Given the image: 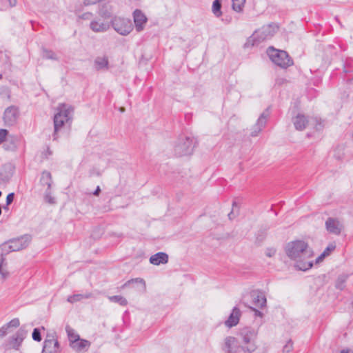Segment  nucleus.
<instances>
[{
	"instance_id": "47",
	"label": "nucleus",
	"mask_w": 353,
	"mask_h": 353,
	"mask_svg": "<svg viewBox=\"0 0 353 353\" xmlns=\"http://www.w3.org/2000/svg\"><path fill=\"white\" fill-rule=\"evenodd\" d=\"M101 192V188L99 186H97L94 192H93V194L95 196H99Z\"/></svg>"
},
{
	"instance_id": "10",
	"label": "nucleus",
	"mask_w": 353,
	"mask_h": 353,
	"mask_svg": "<svg viewBox=\"0 0 353 353\" xmlns=\"http://www.w3.org/2000/svg\"><path fill=\"white\" fill-rule=\"evenodd\" d=\"M241 349L237 339L233 336H228L225 339L223 351L225 353H238Z\"/></svg>"
},
{
	"instance_id": "23",
	"label": "nucleus",
	"mask_w": 353,
	"mask_h": 353,
	"mask_svg": "<svg viewBox=\"0 0 353 353\" xmlns=\"http://www.w3.org/2000/svg\"><path fill=\"white\" fill-rule=\"evenodd\" d=\"M108 59L107 57H97L94 62V68L97 70L108 69Z\"/></svg>"
},
{
	"instance_id": "12",
	"label": "nucleus",
	"mask_w": 353,
	"mask_h": 353,
	"mask_svg": "<svg viewBox=\"0 0 353 353\" xmlns=\"http://www.w3.org/2000/svg\"><path fill=\"white\" fill-rule=\"evenodd\" d=\"M325 228L329 233L339 235L343 230V225L338 219L329 217L325 221Z\"/></svg>"
},
{
	"instance_id": "33",
	"label": "nucleus",
	"mask_w": 353,
	"mask_h": 353,
	"mask_svg": "<svg viewBox=\"0 0 353 353\" xmlns=\"http://www.w3.org/2000/svg\"><path fill=\"white\" fill-rule=\"evenodd\" d=\"M65 330L67 332L70 343H73L74 341H77V339H79V334H76L74 330L72 329L70 326H66Z\"/></svg>"
},
{
	"instance_id": "21",
	"label": "nucleus",
	"mask_w": 353,
	"mask_h": 353,
	"mask_svg": "<svg viewBox=\"0 0 353 353\" xmlns=\"http://www.w3.org/2000/svg\"><path fill=\"white\" fill-rule=\"evenodd\" d=\"M90 28L96 32H105L110 28L108 23L101 22L100 21H92L90 24Z\"/></svg>"
},
{
	"instance_id": "3",
	"label": "nucleus",
	"mask_w": 353,
	"mask_h": 353,
	"mask_svg": "<svg viewBox=\"0 0 353 353\" xmlns=\"http://www.w3.org/2000/svg\"><path fill=\"white\" fill-rule=\"evenodd\" d=\"M278 28L279 27L275 23L263 26L253 33L245 45L250 43L252 46L258 45L261 42L271 39L277 32Z\"/></svg>"
},
{
	"instance_id": "40",
	"label": "nucleus",
	"mask_w": 353,
	"mask_h": 353,
	"mask_svg": "<svg viewBox=\"0 0 353 353\" xmlns=\"http://www.w3.org/2000/svg\"><path fill=\"white\" fill-rule=\"evenodd\" d=\"M9 138V141L11 143V146H6V149H10V150H14L16 148L17 145H16V139H14V137H8Z\"/></svg>"
},
{
	"instance_id": "5",
	"label": "nucleus",
	"mask_w": 353,
	"mask_h": 353,
	"mask_svg": "<svg viewBox=\"0 0 353 353\" xmlns=\"http://www.w3.org/2000/svg\"><path fill=\"white\" fill-rule=\"evenodd\" d=\"M196 141L194 137L181 135L174 145V153L178 157L192 154Z\"/></svg>"
},
{
	"instance_id": "48",
	"label": "nucleus",
	"mask_w": 353,
	"mask_h": 353,
	"mask_svg": "<svg viewBox=\"0 0 353 353\" xmlns=\"http://www.w3.org/2000/svg\"><path fill=\"white\" fill-rule=\"evenodd\" d=\"M236 215L234 214L233 210L228 214V218L230 220H232L235 218Z\"/></svg>"
},
{
	"instance_id": "43",
	"label": "nucleus",
	"mask_w": 353,
	"mask_h": 353,
	"mask_svg": "<svg viewBox=\"0 0 353 353\" xmlns=\"http://www.w3.org/2000/svg\"><path fill=\"white\" fill-rule=\"evenodd\" d=\"M335 249V245H329L325 250L323 251V252L327 255H330V252L333 251Z\"/></svg>"
},
{
	"instance_id": "34",
	"label": "nucleus",
	"mask_w": 353,
	"mask_h": 353,
	"mask_svg": "<svg viewBox=\"0 0 353 353\" xmlns=\"http://www.w3.org/2000/svg\"><path fill=\"white\" fill-rule=\"evenodd\" d=\"M45 201L50 204H53L55 203L54 198H53L51 195V190L50 189L46 190L45 196H44Z\"/></svg>"
},
{
	"instance_id": "55",
	"label": "nucleus",
	"mask_w": 353,
	"mask_h": 353,
	"mask_svg": "<svg viewBox=\"0 0 353 353\" xmlns=\"http://www.w3.org/2000/svg\"><path fill=\"white\" fill-rule=\"evenodd\" d=\"M1 194H2V192L0 191V196H1Z\"/></svg>"
},
{
	"instance_id": "7",
	"label": "nucleus",
	"mask_w": 353,
	"mask_h": 353,
	"mask_svg": "<svg viewBox=\"0 0 353 353\" xmlns=\"http://www.w3.org/2000/svg\"><path fill=\"white\" fill-rule=\"evenodd\" d=\"M111 25L114 30L121 35L126 36L133 30V25L129 19L114 17L111 20Z\"/></svg>"
},
{
	"instance_id": "39",
	"label": "nucleus",
	"mask_w": 353,
	"mask_h": 353,
	"mask_svg": "<svg viewBox=\"0 0 353 353\" xmlns=\"http://www.w3.org/2000/svg\"><path fill=\"white\" fill-rule=\"evenodd\" d=\"M6 325L8 327V328L10 327H17L20 325L19 320L18 319H13L9 323H8Z\"/></svg>"
},
{
	"instance_id": "52",
	"label": "nucleus",
	"mask_w": 353,
	"mask_h": 353,
	"mask_svg": "<svg viewBox=\"0 0 353 353\" xmlns=\"http://www.w3.org/2000/svg\"><path fill=\"white\" fill-rule=\"evenodd\" d=\"M119 110L122 112L125 111V108H121Z\"/></svg>"
},
{
	"instance_id": "11",
	"label": "nucleus",
	"mask_w": 353,
	"mask_h": 353,
	"mask_svg": "<svg viewBox=\"0 0 353 353\" xmlns=\"http://www.w3.org/2000/svg\"><path fill=\"white\" fill-rule=\"evenodd\" d=\"M30 241V236L25 235L20 238L12 239L9 242L12 251L17 252L27 248Z\"/></svg>"
},
{
	"instance_id": "18",
	"label": "nucleus",
	"mask_w": 353,
	"mask_h": 353,
	"mask_svg": "<svg viewBox=\"0 0 353 353\" xmlns=\"http://www.w3.org/2000/svg\"><path fill=\"white\" fill-rule=\"evenodd\" d=\"M253 304L259 308H263L266 305V298L264 294L260 291H252L251 292Z\"/></svg>"
},
{
	"instance_id": "37",
	"label": "nucleus",
	"mask_w": 353,
	"mask_h": 353,
	"mask_svg": "<svg viewBox=\"0 0 353 353\" xmlns=\"http://www.w3.org/2000/svg\"><path fill=\"white\" fill-rule=\"evenodd\" d=\"M345 279L343 276H340L337 279L336 282V288L339 290H343L345 288Z\"/></svg>"
},
{
	"instance_id": "29",
	"label": "nucleus",
	"mask_w": 353,
	"mask_h": 353,
	"mask_svg": "<svg viewBox=\"0 0 353 353\" xmlns=\"http://www.w3.org/2000/svg\"><path fill=\"white\" fill-rule=\"evenodd\" d=\"M133 283H140L141 285V288L140 289V291L145 292V281L143 279L141 278H136L131 280H129L124 284V287L130 285Z\"/></svg>"
},
{
	"instance_id": "27",
	"label": "nucleus",
	"mask_w": 353,
	"mask_h": 353,
	"mask_svg": "<svg viewBox=\"0 0 353 353\" xmlns=\"http://www.w3.org/2000/svg\"><path fill=\"white\" fill-rule=\"evenodd\" d=\"M42 57L44 59H51L57 61L59 60V57H57V54L52 51V50L43 48L42 50Z\"/></svg>"
},
{
	"instance_id": "14",
	"label": "nucleus",
	"mask_w": 353,
	"mask_h": 353,
	"mask_svg": "<svg viewBox=\"0 0 353 353\" xmlns=\"http://www.w3.org/2000/svg\"><path fill=\"white\" fill-rule=\"evenodd\" d=\"M14 167L10 163L4 164L0 172V182L7 183L13 176Z\"/></svg>"
},
{
	"instance_id": "38",
	"label": "nucleus",
	"mask_w": 353,
	"mask_h": 353,
	"mask_svg": "<svg viewBox=\"0 0 353 353\" xmlns=\"http://www.w3.org/2000/svg\"><path fill=\"white\" fill-rule=\"evenodd\" d=\"M32 339L33 340L36 341H41V332L39 328H34L32 332Z\"/></svg>"
},
{
	"instance_id": "8",
	"label": "nucleus",
	"mask_w": 353,
	"mask_h": 353,
	"mask_svg": "<svg viewBox=\"0 0 353 353\" xmlns=\"http://www.w3.org/2000/svg\"><path fill=\"white\" fill-rule=\"evenodd\" d=\"M19 115V111L17 107L11 105L7 108L3 114V121L6 125L12 126L17 123Z\"/></svg>"
},
{
	"instance_id": "1",
	"label": "nucleus",
	"mask_w": 353,
	"mask_h": 353,
	"mask_svg": "<svg viewBox=\"0 0 353 353\" xmlns=\"http://www.w3.org/2000/svg\"><path fill=\"white\" fill-rule=\"evenodd\" d=\"M287 256L295 261V266L300 270L305 271L311 268L314 252L304 241L297 240L288 243L285 246Z\"/></svg>"
},
{
	"instance_id": "22",
	"label": "nucleus",
	"mask_w": 353,
	"mask_h": 353,
	"mask_svg": "<svg viewBox=\"0 0 353 353\" xmlns=\"http://www.w3.org/2000/svg\"><path fill=\"white\" fill-rule=\"evenodd\" d=\"M90 345V343L85 339H81L79 337L77 341H74L73 343H70L71 347L77 352H81L85 348H88Z\"/></svg>"
},
{
	"instance_id": "17",
	"label": "nucleus",
	"mask_w": 353,
	"mask_h": 353,
	"mask_svg": "<svg viewBox=\"0 0 353 353\" xmlns=\"http://www.w3.org/2000/svg\"><path fill=\"white\" fill-rule=\"evenodd\" d=\"M241 315V312L240 309L237 307H234L229 317L225 321V326L228 327H232L236 325L239 322Z\"/></svg>"
},
{
	"instance_id": "31",
	"label": "nucleus",
	"mask_w": 353,
	"mask_h": 353,
	"mask_svg": "<svg viewBox=\"0 0 353 353\" xmlns=\"http://www.w3.org/2000/svg\"><path fill=\"white\" fill-rule=\"evenodd\" d=\"M11 252L13 251L11 249V246L9 241L3 243L0 245V257H3L4 255H6Z\"/></svg>"
},
{
	"instance_id": "16",
	"label": "nucleus",
	"mask_w": 353,
	"mask_h": 353,
	"mask_svg": "<svg viewBox=\"0 0 353 353\" xmlns=\"http://www.w3.org/2000/svg\"><path fill=\"white\" fill-rule=\"evenodd\" d=\"M48 337H49L48 336ZM59 350V342L52 336L51 338H47L43 343L42 353H55Z\"/></svg>"
},
{
	"instance_id": "25",
	"label": "nucleus",
	"mask_w": 353,
	"mask_h": 353,
	"mask_svg": "<svg viewBox=\"0 0 353 353\" xmlns=\"http://www.w3.org/2000/svg\"><path fill=\"white\" fill-rule=\"evenodd\" d=\"M40 183L42 185H47V188H48V190L51 189L52 179L50 172L48 171H43L41 174Z\"/></svg>"
},
{
	"instance_id": "45",
	"label": "nucleus",
	"mask_w": 353,
	"mask_h": 353,
	"mask_svg": "<svg viewBox=\"0 0 353 353\" xmlns=\"http://www.w3.org/2000/svg\"><path fill=\"white\" fill-rule=\"evenodd\" d=\"M325 256H327V255H326L324 252H323V253H322L319 256H318V257L316 259V263H319V262L322 261H323V259Z\"/></svg>"
},
{
	"instance_id": "53",
	"label": "nucleus",
	"mask_w": 353,
	"mask_h": 353,
	"mask_svg": "<svg viewBox=\"0 0 353 353\" xmlns=\"http://www.w3.org/2000/svg\"><path fill=\"white\" fill-rule=\"evenodd\" d=\"M47 152H48V154H50V155L52 154V152L49 150V148L48 149Z\"/></svg>"
},
{
	"instance_id": "15",
	"label": "nucleus",
	"mask_w": 353,
	"mask_h": 353,
	"mask_svg": "<svg viewBox=\"0 0 353 353\" xmlns=\"http://www.w3.org/2000/svg\"><path fill=\"white\" fill-rule=\"evenodd\" d=\"M27 332L23 329H19L17 333L13 335L10 341V345L12 348L19 350L22 341L26 338Z\"/></svg>"
},
{
	"instance_id": "51",
	"label": "nucleus",
	"mask_w": 353,
	"mask_h": 353,
	"mask_svg": "<svg viewBox=\"0 0 353 353\" xmlns=\"http://www.w3.org/2000/svg\"><path fill=\"white\" fill-rule=\"evenodd\" d=\"M235 206H236V201H233L232 207L234 208Z\"/></svg>"
},
{
	"instance_id": "44",
	"label": "nucleus",
	"mask_w": 353,
	"mask_h": 353,
	"mask_svg": "<svg viewBox=\"0 0 353 353\" xmlns=\"http://www.w3.org/2000/svg\"><path fill=\"white\" fill-rule=\"evenodd\" d=\"M8 329V327L7 325H5L0 328V337H3L7 334Z\"/></svg>"
},
{
	"instance_id": "46",
	"label": "nucleus",
	"mask_w": 353,
	"mask_h": 353,
	"mask_svg": "<svg viewBox=\"0 0 353 353\" xmlns=\"http://www.w3.org/2000/svg\"><path fill=\"white\" fill-rule=\"evenodd\" d=\"M6 1L8 2L9 5L11 7L15 6L17 4V0H6Z\"/></svg>"
},
{
	"instance_id": "6",
	"label": "nucleus",
	"mask_w": 353,
	"mask_h": 353,
	"mask_svg": "<svg viewBox=\"0 0 353 353\" xmlns=\"http://www.w3.org/2000/svg\"><path fill=\"white\" fill-rule=\"evenodd\" d=\"M268 54L272 62L281 68H285L293 64L292 60L284 50H279L273 47H269Z\"/></svg>"
},
{
	"instance_id": "41",
	"label": "nucleus",
	"mask_w": 353,
	"mask_h": 353,
	"mask_svg": "<svg viewBox=\"0 0 353 353\" xmlns=\"http://www.w3.org/2000/svg\"><path fill=\"white\" fill-rule=\"evenodd\" d=\"M14 194L13 192L8 194L6 197V205H10L14 200Z\"/></svg>"
},
{
	"instance_id": "4",
	"label": "nucleus",
	"mask_w": 353,
	"mask_h": 353,
	"mask_svg": "<svg viewBox=\"0 0 353 353\" xmlns=\"http://www.w3.org/2000/svg\"><path fill=\"white\" fill-rule=\"evenodd\" d=\"M256 332L251 327H243L239 331V336L241 339V349L249 353H252L256 349L255 339Z\"/></svg>"
},
{
	"instance_id": "32",
	"label": "nucleus",
	"mask_w": 353,
	"mask_h": 353,
	"mask_svg": "<svg viewBox=\"0 0 353 353\" xmlns=\"http://www.w3.org/2000/svg\"><path fill=\"white\" fill-rule=\"evenodd\" d=\"M221 3L220 0H215L212 3V12L214 14L219 17L222 14V12L221 10Z\"/></svg>"
},
{
	"instance_id": "2",
	"label": "nucleus",
	"mask_w": 353,
	"mask_h": 353,
	"mask_svg": "<svg viewBox=\"0 0 353 353\" xmlns=\"http://www.w3.org/2000/svg\"><path fill=\"white\" fill-rule=\"evenodd\" d=\"M57 110V112L54 116V140L58 139L57 133L63 125L72 120L74 112V108L66 104H60Z\"/></svg>"
},
{
	"instance_id": "49",
	"label": "nucleus",
	"mask_w": 353,
	"mask_h": 353,
	"mask_svg": "<svg viewBox=\"0 0 353 353\" xmlns=\"http://www.w3.org/2000/svg\"><path fill=\"white\" fill-rule=\"evenodd\" d=\"M254 311L255 316L262 317L263 313L258 310L252 309Z\"/></svg>"
},
{
	"instance_id": "9",
	"label": "nucleus",
	"mask_w": 353,
	"mask_h": 353,
	"mask_svg": "<svg viewBox=\"0 0 353 353\" xmlns=\"http://www.w3.org/2000/svg\"><path fill=\"white\" fill-rule=\"evenodd\" d=\"M270 117L269 108H267L259 117L257 121L254 126L253 127V130L251 132L250 135L252 137H256L259 133L263 130V128L265 126L268 119Z\"/></svg>"
},
{
	"instance_id": "20",
	"label": "nucleus",
	"mask_w": 353,
	"mask_h": 353,
	"mask_svg": "<svg viewBox=\"0 0 353 353\" xmlns=\"http://www.w3.org/2000/svg\"><path fill=\"white\" fill-rule=\"evenodd\" d=\"M168 261V255L165 252H158L153 254L150 258V263L159 265L160 264H165Z\"/></svg>"
},
{
	"instance_id": "13",
	"label": "nucleus",
	"mask_w": 353,
	"mask_h": 353,
	"mask_svg": "<svg viewBox=\"0 0 353 353\" xmlns=\"http://www.w3.org/2000/svg\"><path fill=\"white\" fill-rule=\"evenodd\" d=\"M133 18L136 30L137 32L142 31L148 21L145 14L141 10L137 9L133 12Z\"/></svg>"
},
{
	"instance_id": "35",
	"label": "nucleus",
	"mask_w": 353,
	"mask_h": 353,
	"mask_svg": "<svg viewBox=\"0 0 353 353\" xmlns=\"http://www.w3.org/2000/svg\"><path fill=\"white\" fill-rule=\"evenodd\" d=\"M293 350V343L291 339L288 341L286 344L283 346L282 353H290Z\"/></svg>"
},
{
	"instance_id": "54",
	"label": "nucleus",
	"mask_w": 353,
	"mask_h": 353,
	"mask_svg": "<svg viewBox=\"0 0 353 353\" xmlns=\"http://www.w3.org/2000/svg\"><path fill=\"white\" fill-rule=\"evenodd\" d=\"M1 214V208L0 207V215Z\"/></svg>"
},
{
	"instance_id": "50",
	"label": "nucleus",
	"mask_w": 353,
	"mask_h": 353,
	"mask_svg": "<svg viewBox=\"0 0 353 353\" xmlns=\"http://www.w3.org/2000/svg\"><path fill=\"white\" fill-rule=\"evenodd\" d=\"M340 353H350V352H349V350H343Z\"/></svg>"
},
{
	"instance_id": "30",
	"label": "nucleus",
	"mask_w": 353,
	"mask_h": 353,
	"mask_svg": "<svg viewBox=\"0 0 353 353\" xmlns=\"http://www.w3.org/2000/svg\"><path fill=\"white\" fill-rule=\"evenodd\" d=\"M108 299L111 302L117 303L120 305H122V306H125L128 304L127 299L122 296H119V295L111 296H109Z\"/></svg>"
},
{
	"instance_id": "26",
	"label": "nucleus",
	"mask_w": 353,
	"mask_h": 353,
	"mask_svg": "<svg viewBox=\"0 0 353 353\" xmlns=\"http://www.w3.org/2000/svg\"><path fill=\"white\" fill-rule=\"evenodd\" d=\"M92 296L91 293L86 294H76L73 295H70L68 297L67 301L70 303H74L78 301H81L82 299H87Z\"/></svg>"
},
{
	"instance_id": "24",
	"label": "nucleus",
	"mask_w": 353,
	"mask_h": 353,
	"mask_svg": "<svg viewBox=\"0 0 353 353\" xmlns=\"http://www.w3.org/2000/svg\"><path fill=\"white\" fill-rule=\"evenodd\" d=\"M8 263L4 257H0V281L3 282L9 276Z\"/></svg>"
},
{
	"instance_id": "19",
	"label": "nucleus",
	"mask_w": 353,
	"mask_h": 353,
	"mask_svg": "<svg viewBox=\"0 0 353 353\" xmlns=\"http://www.w3.org/2000/svg\"><path fill=\"white\" fill-rule=\"evenodd\" d=\"M292 122L296 130L302 131L306 128L309 121L306 116L303 114H298L293 118Z\"/></svg>"
},
{
	"instance_id": "36",
	"label": "nucleus",
	"mask_w": 353,
	"mask_h": 353,
	"mask_svg": "<svg viewBox=\"0 0 353 353\" xmlns=\"http://www.w3.org/2000/svg\"><path fill=\"white\" fill-rule=\"evenodd\" d=\"M8 134V131L6 129H1L0 130V144L6 141L8 142L9 141V138H7V136Z\"/></svg>"
},
{
	"instance_id": "28",
	"label": "nucleus",
	"mask_w": 353,
	"mask_h": 353,
	"mask_svg": "<svg viewBox=\"0 0 353 353\" xmlns=\"http://www.w3.org/2000/svg\"><path fill=\"white\" fill-rule=\"evenodd\" d=\"M246 0H232V9L237 12H241L243 11L244 8V5L245 3Z\"/></svg>"
},
{
	"instance_id": "42",
	"label": "nucleus",
	"mask_w": 353,
	"mask_h": 353,
	"mask_svg": "<svg viewBox=\"0 0 353 353\" xmlns=\"http://www.w3.org/2000/svg\"><path fill=\"white\" fill-rule=\"evenodd\" d=\"M276 254V250L274 248H268L265 251V255L268 257H272Z\"/></svg>"
}]
</instances>
